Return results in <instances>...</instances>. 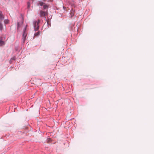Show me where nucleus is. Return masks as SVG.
Segmentation results:
<instances>
[{"instance_id": "nucleus-1", "label": "nucleus", "mask_w": 154, "mask_h": 154, "mask_svg": "<svg viewBox=\"0 0 154 154\" xmlns=\"http://www.w3.org/2000/svg\"><path fill=\"white\" fill-rule=\"evenodd\" d=\"M40 21L38 20V21H34V26L35 31L38 30L39 28V24Z\"/></svg>"}, {"instance_id": "nucleus-2", "label": "nucleus", "mask_w": 154, "mask_h": 154, "mask_svg": "<svg viewBox=\"0 0 154 154\" xmlns=\"http://www.w3.org/2000/svg\"><path fill=\"white\" fill-rule=\"evenodd\" d=\"M27 26V25H26V27L24 28L23 31V39L24 41H25L27 35V33L26 32Z\"/></svg>"}, {"instance_id": "nucleus-3", "label": "nucleus", "mask_w": 154, "mask_h": 154, "mask_svg": "<svg viewBox=\"0 0 154 154\" xmlns=\"http://www.w3.org/2000/svg\"><path fill=\"white\" fill-rule=\"evenodd\" d=\"M40 16L41 17H45L48 15L47 12H45L43 11H41L40 12Z\"/></svg>"}, {"instance_id": "nucleus-4", "label": "nucleus", "mask_w": 154, "mask_h": 154, "mask_svg": "<svg viewBox=\"0 0 154 154\" xmlns=\"http://www.w3.org/2000/svg\"><path fill=\"white\" fill-rule=\"evenodd\" d=\"M39 4L41 6H43L44 9H45L48 7V6L47 5L42 2H40Z\"/></svg>"}, {"instance_id": "nucleus-5", "label": "nucleus", "mask_w": 154, "mask_h": 154, "mask_svg": "<svg viewBox=\"0 0 154 154\" xmlns=\"http://www.w3.org/2000/svg\"><path fill=\"white\" fill-rule=\"evenodd\" d=\"M4 17L2 14V12L0 11V22L2 21L4 19Z\"/></svg>"}, {"instance_id": "nucleus-6", "label": "nucleus", "mask_w": 154, "mask_h": 154, "mask_svg": "<svg viewBox=\"0 0 154 154\" xmlns=\"http://www.w3.org/2000/svg\"><path fill=\"white\" fill-rule=\"evenodd\" d=\"M40 34V32L38 31V32L35 33L34 34V36H38Z\"/></svg>"}, {"instance_id": "nucleus-7", "label": "nucleus", "mask_w": 154, "mask_h": 154, "mask_svg": "<svg viewBox=\"0 0 154 154\" xmlns=\"http://www.w3.org/2000/svg\"><path fill=\"white\" fill-rule=\"evenodd\" d=\"M3 29V26L1 23H0V30L1 31Z\"/></svg>"}, {"instance_id": "nucleus-8", "label": "nucleus", "mask_w": 154, "mask_h": 154, "mask_svg": "<svg viewBox=\"0 0 154 154\" xmlns=\"http://www.w3.org/2000/svg\"><path fill=\"white\" fill-rule=\"evenodd\" d=\"M5 24H8V20H5L4 21Z\"/></svg>"}, {"instance_id": "nucleus-9", "label": "nucleus", "mask_w": 154, "mask_h": 154, "mask_svg": "<svg viewBox=\"0 0 154 154\" xmlns=\"http://www.w3.org/2000/svg\"><path fill=\"white\" fill-rule=\"evenodd\" d=\"M4 44V42H3V41H1V40L0 41V44L1 45H3Z\"/></svg>"}, {"instance_id": "nucleus-10", "label": "nucleus", "mask_w": 154, "mask_h": 154, "mask_svg": "<svg viewBox=\"0 0 154 154\" xmlns=\"http://www.w3.org/2000/svg\"><path fill=\"white\" fill-rule=\"evenodd\" d=\"M47 142L49 143V142H50L51 141V138H48L47 139Z\"/></svg>"}, {"instance_id": "nucleus-11", "label": "nucleus", "mask_w": 154, "mask_h": 154, "mask_svg": "<svg viewBox=\"0 0 154 154\" xmlns=\"http://www.w3.org/2000/svg\"><path fill=\"white\" fill-rule=\"evenodd\" d=\"M19 27H20L19 23H17V28L18 29L19 28Z\"/></svg>"}, {"instance_id": "nucleus-12", "label": "nucleus", "mask_w": 154, "mask_h": 154, "mask_svg": "<svg viewBox=\"0 0 154 154\" xmlns=\"http://www.w3.org/2000/svg\"><path fill=\"white\" fill-rule=\"evenodd\" d=\"M28 7L29 8L30 6V3H28Z\"/></svg>"}, {"instance_id": "nucleus-13", "label": "nucleus", "mask_w": 154, "mask_h": 154, "mask_svg": "<svg viewBox=\"0 0 154 154\" xmlns=\"http://www.w3.org/2000/svg\"><path fill=\"white\" fill-rule=\"evenodd\" d=\"M44 1H45V0H43Z\"/></svg>"}, {"instance_id": "nucleus-14", "label": "nucleus", "mask_w": 154, "mask_h": 154, "mask_svg": "<svg viewBox=\"0 0 154 154\" xmlns=\"http://www.w3.org/2000/svg\"><path fill=\"white\" fill-rule=\"evenodd\" d=\"M71 14H73L71 13Z\"/></svg>"}, {"instance_id": "nucleus-15", "label": "nucleus", "mask_w": 154, "mask_h": 154, "mask_svg": "<svg viewBox=\"0 0 154 154\" xmlns=\"http://www.w3.org/2000/svg\"><path fill=\"white\" fill-rule=\"evenodd\" d=\"M71 14H73L71 13Z\"/></svg>"}]
</instances>
